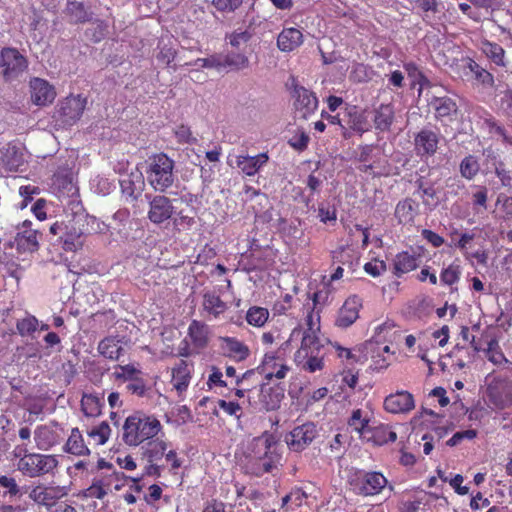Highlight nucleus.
Segmentation results:
<instances>
[{"label": "nucleus", "instance_id": "f257e3e1", "mask_svg": "<svg viewBox=\"0 0 512 512\" xmlns=\"http://www.w3.org/2000/svg\"><path fill=\"white\" fill-rule=\"evenodd\" d=\"M275 435L266 431L248 444L244 454L243 469L248 475L261 477L278 467L281 454Z\"/></svg>", "mask_w": 512, "mask_h": 512}, {"label": "nucleus", "instance_id": "f03ea898", "mask_svg": "<svg viewBox=\"0 0 512 512\" xmlns=\"http://www.w3.org/2000/svg\"><path fill=\"white\" fill-rule=\"evenodd\" d=\"M162 429L161 422L154 415L136 411L124 421L122 440L128 446L137 447L156 438Z\"/></svg>", "mask_w": 512, "mask_h": 512}, {"label": "nucleus", "instance_id": "7ed1b4c3", "mask_svg": "<svg viewBox=\"0 0 512 512\" xmlns=\"http://www.w3.org/2000/svg\"><path fill=\"white\" fill-rule=\"evenodd\" d=\"M146 163L147 181L155 191L164 192L173 185L175 162L167 154H153Z\"/></svg>", "mask_w": 512, "mask_h": 512}, {"label": "nucleus", "instance_id": "20e7f679", "mask_svg": "<svg viewBox=\"0 0 512 512\" xmlns=\"http://www.w3.org/2000/svg\"><path fill=\"white\" fill-rule=\"evenodd\" d=\"M323 348L320 338L302 337L301 345L294 354V361L306 372L321 371L325 366Z\"/></svg>", "mask_w": 512, "mask_h": 512}, {"label": "nucleus", "instance_id": "39448f33", "mask_svg": "<svg viewBox=\"0 0 512 512\" xmlns=\"http://www.w3.org/2000/svg\"><path fill=\"white\" fill-rule=\"evenodd\" d=\"M290 367L287 365L286 358L281 353V349L275 351L266 352L260 362V364L251 370H247L242 374L241 378H237L236 385H240L245 379L254 375L255 372L259 373L266 380H272L276 378L278 380L284 379Z\"/></svg>", "mask_w": 512, "mask_h": 512}, {"label": "nucleus", "instance_id": "423d86ee", "mask_svg": "<svg viewBox=\"0 0 512 512\" xmlns=\"http://www.w3.org/2000/svg\"><path fill=\"white\" fill-rule=\"evenodd\" d=\"M15 456L20 457L18 470L28 477H37L51 472L56 468L58 461L52 455L27 453L25 448L16 447Z\"/></svg>", "mask_w": 512, "mask_h": 512}, {"label": "nucleus", "instance_id": "0eeeda50", "mask_svg": "<svg viewBox=\"0 0 512 512\" xmlns=\"http://www.w3.org/2000/svg\"><path fill=\"white\" fill-rule=\"evenodd\" d=\"M348 483L353 493L367 497L380 494L388 480L380 472L356 470L349 476Z\"/></svg>", "mask_w": 512, "mask_h": 512}, {"label": "nucleus", "instance_id": "6e6552de", "mask_svg": "<svg viewBox=\"0 0 512 512\" xmlns=\"http://www.w3.org/2000/svg\"><path fill=\"white\" fill-rule=\"evenodd\" d=\"M75 209H70L72 218L66 224V251H76L84 244L86 232L89 226L90 215L85 213L82 203L74 202Z\"/></svg>", "mask_w": 512, "mask_h": 512}, {"label": "nucleus", "instance_id": "1a4fd4ad", "mask_svg": "<svg viewBox=\"0 0 512 512\" xmlns=\"http://www.w3.org/2000/svg\"><path fill=\"white\" fill-rule=\"evenodd\" d=\"M285 397L284 388L279 384L262 383L254 395L248 396L251 407L261 412L276 411Z\"/></svg>", "mask_w": 512, "mask_h": 512}, {"label": "nucleus", "instance_id": "9d476101", "mask_svg": "<svg viewBox=\"0 0 512 512\" xmlns=\"http://www.w3.org/2000/svg\"><path fill=\"white\" fill-rule=\"evenodd\" d=\"M485 393L493 409L504 410L512 406V381L506 376H494L487 384Z\"/></svg>", "mask_w": 512, "mask_h": 512}, {"label": "nucleus", "instance_id": "9b49d317", "mask_svg": "<svg viewBox=\"0 0 512 512\" xmlns=\"http://www.w3.org/2000/svg\"><path fill=\"white\" fill-rule=\"evenodd\" d=\"M167 449L168 443L162 439L157 438L146 442L141 451V459L146 462L145 475L160 477L163 466L158 462L163 459Z\"/></svg>", "mask_w": 512, "mask_h": 512}, {"label": "nucleus", "instance_id": "f8f14e48", "mask_svg": "<svg viewBox=\"0 0 512 512\" xmlns=\"http://www.w3.org/2000/svg\"><path fill=\"white\" fill-rule=\"evenodd\" d=\"M28 67L27 58L18 49L4 47L0 51V68L6 81L17 79Z\"/></svg>", "mask_w": 512, "mask_h": 512}, {"label": "nucleus", "instance_id": "ddd939ff", "mask_svg": "<svg viewBox=\"0 0 512 512\" xmlns=\"http://www.w3.org/2000/svg\"><path fill=\"white\" fill-rule=\"evenodd\" d=\"M291 95L294 99V107L303 118H307L312 115L318 107V98L316 94L299 85L296 78H291Z\"/></svg>", "mask_w": 512, "mask_h": 512}, {"label": "nucleus", "instance_id": "4468645a", "mask_svg": "<svg viewBox=\"0 0 512 512\" xmlns=\"http://www.w3.org/2000/svg\"><path fill=\"white\" fill-rule=\"evenodd\" d=\"M317 426L313 422L298 425L286 435L285 441L291 451L302 452L317 437Z\"/></svg>", "mask_w": 512, "mask_h": 512}, {"label": "nucleus", "instance_id": "2eb2a0df", "mask_svg": "<svg viewBox=\"0 0 512 512\" xmlns=\"http://www.w3.org/2000/svg\"><path fill=\"white\" fill-rule=\"evenodd\" d=\"M440 132L429 128L421 129L414 136V151L421 159L434 156L438 150Z\"/></svg>", "mask_w": 512, "mask_h": 512}, {"label": "nucleus", "instance_id": "dca6fc26", "mask_svg": "<svg viewBox=\"0 0 512 512\" xmlns=\"http://www.w3.org/2000/svg\"><path fill=\"white\" fill-rule=\"evenodd\" d=\"M362 308V299L357 295L349 296L339 308L334 325L342 330L352 326L359 318Z\"/></svg>", "mask_w": 512, "mask_h": 512}, {"label": "nucleus", "instance_id": "f3484780", "mask_svg": "<svg viewBox=\"0 0 512 512\" xmlns=\"http://www.w3.org/2000/svg\"><path fill=\"white\" fill-rule=\"evenodd\" d=\"M383 406L388 413L407 414L415 408L414 396L406 390H399L386 396Z\"/></svg>", "mask_w": 512, "mask_h": 512}, {"label": "nucleus", "instance_id": "a211bd4d", "mask_svg": "<svg viewBox=\"0 0 512 512\" xmlns=\"http://www.w3.org/2000/svg\"><path fill=\"white\" fill-rule=\"evenodd\" d=\"M174 206L170 198L164 195H155L149 201L147 217L154 224H162L174 214Z\"/></svg>", "mask_w": 512, "mask_h": 512}, {"label": "nucleus", "instance_id": "6ab92c4d", "mask_svg": "<svg viewBox=\"0 0 512 512\" xmlns=\"http://www.w3.org/2000/svg\"><path fill=\"white\" fill-rule=\"evenodd\" d=\"M219 349L224 357L236 362L245 361L250 355L249 347L236 337H219Z\"/></svg>", "mask_w": 512, "mask_h": 512}, {"label": "nucleus", "instance_id": "aec40b11", "mask_svg": "<svg viewBox=\"0 0 512 512\" xmlns=\"http://www.w3.org/2000/svg\"><path fill=\"white\" fill-rule=\"evenodd\" d=\"M193 370V362L183 359H180L171 368V384L179 395L188 389Z\"/></svg>", "mask_w": 512, "mask_h": 512}, {"label": "nucleus", "instance_id": "412c9836", "mask_svg": "<svg viewBox=\"0 0 512 512\" xmlns=\"http://www.w3.org/2000/svg\"><path fill=\"white\" fill-rule=\"evenodd\" d=\"M359 155L357 160L361 163L358 170L362 173L372 176H378L375 170L380 167L381 155L377 147L373 144H366L359 146Z\"/></svg>", "mask_w": 512, "mask_h": 512}, {"label": "nucleus", "instance_id": "4be33fe9", "mask_svg": "<svg viewBox=\"0 0 512 512\" xmlns=\"http://www.w3.org/2000/svg\"><path fill=\"white\" fill-rule=\"evenodd\" d=\"M30 92L32 102L38 106L51 103L56 96L54 87L41 78L31 79Z\"/></svg>", "mask_w": 512, "mask_h": 512}, {"label": "nucleus", "instance_id": "5701e85b", "mask_svg": "<svg viewBox=\"0 0 512 512\" xmlns=\"http://www.w3.org/2000/svg\"><path fill=\"white\" fill-rule=\"evenodd\" d=\"M269 161L266 152L259 153L256 156L238 155L236 156V166L246 176H254Z\"/></svg>", "mask_w": 512, "mask_h": 512}, {"label": "nucleus", "instance_id": "b1692460", "mask_svg": "<svg viewBox=\"0 0 512 512\" xmlns=\"http://www.w3.org/2000/svg\"><path fill=\"white\" fill-rule=\"evenodd\" d=\"M81 412L86 418H96L105 406L104 393H83L80 401Z\"/></svg>", "mask_w": 512, "mask_h": 512}, {"label": "nucleus", "instance_id": "393cba45", "mask_svg": "<svg viewBox=\"0 0 512 512\" xmlns=\"http://www.w3.org/2000/svg\"><path fill=\"white\" fill-rule=\"evenodd\" d=\"M187 337L190 344L197 352L206 348L209 343L208 326L198 320H192L188 327Z\"/></svg>", "mask_w": 512, "mask_h": 512}, {"label": "nucleus", "instance_id": "a878e982", "mask_svg": "<svg viewBox=\"0 0 512 512\" xmlns=\"http://www.w3.org/2000/svg\"><path fill=\"white\" fill-rule=\"evenodd\" d=\"M418 203L412 198L400 200L395 207L394 216L401 225H411L418 214Z\"/></svg>", "mask_w": 512, "mask_h": 512}, {"label": "nucleus", "instance_id": "bb28decb", "mask_svg": "<svg viewBox=\"0 0 512 512\" xmlns=\"http://www.w3.org/2000/svg\"><path fill=\"white\" fill-rule=\"evenodd\" d=\"M364 439L372 442L374 445L382 446L393 443L397 440V433L387 424H380L376 427L369 428Z\"/></svg>", "mask_w": 512, "mask_h": 512}, {"label": "nucleus", "instance_id": "cd10ccee", "mask_svg": "<svg viewBox=\"0 0 512 512\" xmlns=\"http://www.w3.org/2000/svg\"><path fill=\"white\" fill-rule=\"evenodd\" d=\"M86 106L87 97L81 94L66 96V125H73L80 120Z\"/></svg>", "mask_w": 512, "mask_h": 512}, {"label": "nucleus", "instance_id": "c85d7f7f", "mask_svg": "<svg viewBox=\"0 0 512 512\" xmlns=\"http://www.w3.org/2000/svg\"><path fill=\"white\" fill-rule=\"evenodd\" d=\"M484 352L488 361L498 367H502L512 376V361L506 358L496 338H492L488 341L487 348Z\"/></svg>", "mask_w": 512, "mask_h": 512}, {"label": "nucleus", "instance_id": "c756f323", "mask_svg": "<svg viewBox=\"0 0 512 512\" xmlns=\"http://www.w3.org/2000/svg\"><path fill=\"white\" fill-rule=\"evenodd\" d=\"M303 43L302 32L294 27L284 28L277 37V46L283 52H291Z\"/></svg>", "mask_w": 512, "mask_h": 512}, {"label": "nucleus", "instance_id": "7c9ffc66", "mask_svg": "<svg viewBox=\"0 0 512 512\" xmlns=\"http://www.w3.org/2000/svg\"><path fill=\"white\" fill-rule=\"evenodd\" d=\"M31 496L39 504L45 505L47 507H52L57 503L59 499H61L64 496V487H37L33 489Z\"/></svg>", "mask_w": 512, "mask_h": 512}, {"label": "nucleus", "instance_id": "2f4dec72", "mask_svg": "<svg viewBox=\"0 0 512 512\" xmlns=\"http://www.w3.org/2000/svg\"><path fill=\"white\" fill-rule=\"evenodd\" d=\"M419 265V255L402 251L396 254L393 260V274L401 277L403 274L415 270Z\"/></svg>", "mask_w": 512, "mask_h": 512}, {"label": "nucleus", "instance_id": "473e14b6", "mask_svg": "<svg viewBox=\"0 0 512 512\" xmlns=\"http://www.w3.org/2000/svg\"><path fill=\"white\" fill-rule=\"evenodd\" d=\"M345 117L347 125L355 132L362 135L370 128L368 119L363 111L357 106L349 105L345 108Z\"/></svg>", "mask_w": 512, "mask_h": 512}, {"label": "nucleus", "instance_id": "72a5a7b5", "mask_svg": "<svg viewBox=\"0 0 512 512\" xmlns=\"http://www.w3.org/2000/svg\"><path fill=\"white\" fill-rule=\"evenodd\" d=\"M16 248L19 253L34 252L39 248L38 231L25 229L17 233L15 237Z\"/></svg>", "mask_w": 512, "mask_h": 512}, {"label": "nucleus", "instance_id": "f704fd0d", "mask_svg": "<svg viewBox=\"0 0 512 512\" xmlns=\"http://www.w3.org/2000/svg\"><path fill=\"white\" fill-rule=\"evenodd\" d=\"M402 330L393 322L386 321L375 328L374 339L377 343H395L402 339Z\"/></svg>", "mask_w": 512, "mask_h": 512}, {"label": "nucleus", "instance_id": "c9c22d12", "mask_svg": "<svg viewBox=\"0 0 512 512\" xmlns=\"http://www.w3.org/2000/svg\"><path fill=\"white\" fill-rule=\"evenodd\" d=\"M202 306L204 311L214 319L219 318L228 309L226 302L212 292L204 293Z\"/></svg>", "mask_w": 512, "mask_h": 512}, {"label": "nucleus", "instance_id": "e433bc0d", "mask_svg": "<svg viewBox=\"0 0 512 512\" xmlns=\"http://www.w3.org/2000/svg\"><path fill=\"white\" fill-rule=\"evenodd\" d=\"M480 48L484 55L495 65L506 67L505 50L498 43L483 39Z\"/></svg>", "mask_w": 512, "mask_h": 512}, {"label": "nucleus", "instance_id": "4c0bfd02", "mask_svg": "<svg viewBox=\"0 0 512 512\" xmlns=\"http://www.w3.org/2000/svg\"><path fill=\"white\" fill-rule=\"evenodd\" d=\"M250 270L264 271L273 264V258L269 249H253L248 256Z\"/></svg>", "mask_w": 512, "mask_h": 512}, {"label": "nucleus", "instance_id": "58836bf2", "mask_svg": "<svg viewBox=\"0 0 512 512\" xmlns=\"http://www.w3.org/2000/svg\"><path fill=\"white\" fill-rule=\"evenodd\" d=\"M370 417L368 413L364 412L362 409L357 408L354 409L347 420V425L351 428L352 431L358 433L360 437L364 439L367 434L370 426Z\"/></svg>", "mask_w": 512, "mask_h": 512}, {"label": "nucleus", "instance_id": "ea45409f", "mask_svg": "<svg viewBox=\"0 0 512 512\" xmlns=\"http://www.w3.org/2000/svg\"><path fill=\"white\" fill-rule=\"evenodd\" d=\"M394 120V109L391 104H381L374 115V125L379 131H388Z\"/></svg>", "mask_w": 512, "mask_h": 512}, {"label": "nucleus", "instance_id": "a19ab883", "mask_svg": "<svg viewBox=\"0 0 512 512\" xmlns=\"http://www.w3.org/2000/svg\"><path fill=\"white\" fill-rule=\"evenodd\" d=\"M99 353L107 359L118 360L123 352L121 341L116 337H106L99 342Z\"/></svg>", "mask_w": 512, "mask_h": 512}, {"label": "nucleus", "instance_id": "79ce46f5", "mask_svg": "<svg viewBox=\"0 0 512 512\" xmlns=\"http://www.w3.org/2000/svg\"><path fill=\"white\" fill-rule=\"evenodd\" d=\"M465 69H468L471 73H473L475 80H477V82H479L481 85L485 87L494 86V76L489 71L481 67L472 58L466 59Z\"/></svg>", "mask_w": 512, "mask_h": 512}, {"label": "nucleus", "instance_id": "37998d69", "mask_svg": "<svg viewBox=\"0 0 512 512\" xmlns=\"http://www.w3.org/2000/svg\"><path fill=\"white\" fill-rule=\"evenodd\" d=\"M430 105L435 110L437 119L448 117L457 111L456 103L449 97H434L430 101Z\"/></svg>", "mask_w": 512, "mask_h": 512}, {"label": "nucleus", "instance_id": "c03bdc74", "mask_svg": "<svg viewBox=\"0 0 512 512\" xmlns=\"http://www.w3.org/2000/svg\"><path fill=\"white\" fill-rule=\"evenodd\" d=\"M66 452L74 455H85L89 453L83 436L77 428L72 429L69 438L66 440Z\"/></svg>", "mask_w": 512, "mask_h": 512}, {"label": "nucleus", "instance_id": "a18cd8bd", "mask_svg": "<svg viewBox=\"0 0 512 512\" xmlns=\"http://www.w3.org/2000/svg\"><path fill=\"white\" fill-rule=\"evenodd\" d=\"M321 313L317 310H311L307 308V314L305 316V325L306 328L303 332L302 337H311V338H319V332L321 328L320 320H321Z\"/></svg>", "mask_w": 512, "mask_h": 512}, {"label": "nucleus", "instance_id": "49530a36", "mask_svg": "<svg viewBox=\"0 0 512 512\" xmlns=\"http://www.w3.org/2000/svg\"><path fill=\"white\" fill-rule=\"evenodd\" d=\"M269 310L261 306H251L247 312L245 319L247 323L253 327H263L269 319Z\"/></svg>", "mask_w": 512, "mask_h": 512}, {"label": "nucleus", "instance_id": "de8ad7c7", "mask_svg": "<svg viewBox=\"0 0 512 512\" xmlns=\"http://www.w3.org/2000/svg\"><path fill=\"white\" fill-rule=\"evenodd\" d=\"M222 71L223 70H241L248 67V58L241 53L222 54Z\"/></svg>", "mask_w": 512, "mask_h": 512}, {"label": "nucleus", "instance_id": "09e8293b", "mask_svg": "<svg viewBox=\"0 0 512 512\" xmlns=\"http://www.w3.org/2000/svg\"><path fill=\"white\" fill-rule=\"evenodd\" d=\"M66 19L70 23H83L89 20V15L82 3L69 1L66 4Z\"/></svg>", "mask_w": 512, "mask_h": 512}, {"label": "nucleus", "instance_id": "8fccbe9b", "mask_svg": "<svg viewBox=\"0 0 512 512\" xmlns=\"http://www.w3.org/2000/svg\"><path fill=\"white\" fill-rule=\"evenodd\" d=\"M38 327V319L30 314L22 319H19L16 323V329L22 337H34L33 334L38 330Z\"/></svg>", "mask_w": 512, "mask_h": 512}, {"label": "nucleus", "instance_id": "3c124183", "mask_svg": "<svg viewBox=\"0 0 512 512\" xmlns=\"http://www.w3.org/2000/svg\"><path fill=\"white\" fill-rule=\"evenodd\" d=\"M350 245H359L365 249L369 244L370 232L359 224H355L349 231Z\"/></svg>", "mask_w": 512, "mask_h": 512}, {"label": "nucleus", "instance_id": "603ef678", "mask_svg": "<svg viewBox=\"0 0 512 512\" xmlns=\"http://www.w3.org/2000/svg\"><path fill=\"white\" fill-rule=\"evenodd\" d=\"M87 434L96 445H103L111 435V428L106 421H102L99 425L88 430Z\"/></svg>", "mask_w": 512, "mask_h": 512}, {"label": "nucleus", "instance_id": "864d4df0", "mask_svg": "<svg viewBox=\"0 0 512 512\" xmlns=\"http://www.w3.org/2000/svg\"><path fill=\"white\" fill-rule=\"evenodd\" d=\"M480 165L478 159L473 155L466 156L460 163V173L461 176L471 180L473 179L479 172Z\"/></svg>", "mask_w": 512, "mask_h": 512}, {"label": "nucleus", "instance_id": "5fc2aeb1", "mask_svg": "<svg viewBox=\"0 0 512 512\" xmlns=\"http://www.w3.org/2000/svg\"><path fill=\"white\" fill-rule=\"evenodd\" d=\"M461 268L458 264H450L442 269L440 273V282L443 285L452 286L460 280Z\"/></svg>", "mask_w": 512, "mask_h": 512}, {"label": "nucleus", "instance_id": "6e6d98bb", "mask_svg": "<svg viewBox=\"0 0 512 512\" xmlns=\"http://www.w3.org/2000/svg\"><path fill=\"white\" fill-rule=\"evenodd\" d=\"M328 345L334 349L337 358L342 362L353 364L357 362V357L352 353V350L348 347L342 346L339 342L328 340Z\"/></svg>", "mask_w": 512, "mask_h": 512}, {"label": "nucleus", "instance_id": "4d7b16f0", "mask_svg": "<svg viewBox=\"0 0 512 512\" xmlns=\"http://www.w3.org/2000/svg\"><path fill=\"white\" fill-rule=\"evenodd\" d=\"M141 371L138 370L134 365H117L115 367V371L113 373L114 377L117 380L122 381H131L132 379L137 378V375L140 374Z\"/></svg>", "mask_w": 512, "mask_h": 512}, {"label": "nucleus", "instance_id": "13d9d810", "mask_svg": "<svg viewBox=\"0 0 512 512\" xmlns=\"http://www.w3.org/2000/svg\"><path fill=\"white\" fill-rule=\"evenodd\" d=\"M66 197L69 198L67 205L69 209H75L74 202L81 203L79 199V188L72 176L66 173Z\"/></svg>", "mask_w": 512, "mask_h": 512}, {"label": "nucleus", "instance_id": "bf43d9fd", "mask_svg": "<svg viewBox=\"0 0 512 512\" xmlns=\"http://www.w3.org/2000/svg\"><path fill=\"white\" fill-rule=\"evenodd\" d=\"M329 292L327 290H318L309 296L311 303H307V308L322 312L324 306L327 304Z\"/></svg>", "mask_w": 512, "mask_h": 512}, {"label": "nucleus", "instance_id": "052dcab7", "mask_svg": "<svg viewBox=\"0 0 512 512\" xmlns=\"http://www.w3.org/2000/svg\"><path fill=\"white\" fill-rule=\"evenodd\" d=\"M222 54H212L207 58H198L194 61L193 65L200 66L202 68H213L217 71H222Z\"/></svg>", "mask_w": 512, "mask_h": 512}, {"label": "nucleus", "instance_id": "680f3d73", "mask_svg": "<svg viewBox=\"0 0 512 512\" xmlns=\"http://www.w3.org/2000/svg\"><path fill=\"white\" fill-rule=\"evenodd\" d=\"M318 218L324 224H334L337 220V210L334 206L320 203L318 206Z\"/></svg>", "mask_w": 512, "mask_h": 512}, {"label": "nucleus", "instance_id": "e2e57ef3", "mask_svg": "<svg viewBox=\"0 0 512 512\" xmlns=\"http://www.w3.org/2000/svg\"><path fill=\"white\" fill-rule=\"evenodd\" d=\"M122 194L130 201H136L141 195V191L136 187L135 183L130 178H125L120 181Z\"/></svg>", "mask_w": 512, "mask_h": 512}, {"label": "nucleus", "instance_id": "0e129e2a", "mask_svg": "<svg viewBox=\"0 0 512 512\" xmlns=\"http://www.w3.org/2000/svg\"><path fill=\"white\" fill-rule=\"evenodd\" d=\"M174 135L178 143L180 144H191L196 142V138L189 126L181 124L176 126L174 129Z\"/></svg>", "mask_w": 512, "mask_h": 512}, {"label": "nucleus", "instance_id": "69168bd1", "mask_svg": "<svg viewBox=\"0 0 512 512\" xmlns=\"http://www.w3.org/2000/svg\"><path fill=\"white\" fill-rule=\"evenodd\" d=\"M218 407L224 411L229 416H234L237 419H240L242 415V406L236 401H226L224 399H219L217 401Z\"/></svg>", "mask_w": 512, "mask_h": 512}, {"label": "nucleus", "instance_id": "338daca9", "mask_svg": "<svg viewBox=\"0 0 512 512\" xmlns=\"http://www.w3.org/2000/svg\"><path fill=\"white\" fill-rule=\"evenodd\" d=\"M126 390L132 395L144 397L148 391V388L144 379L137 377L129 381V383L126 385Z\"/></svg>", "mask_w": 512, "mask_h": 512}, {"label": "nucleus", "instance_id": "774afa93", "mask_svg": "<svg viewBox=\"0 0 512 512\" xmlns=\"http://www.w3.org/2000/svg\"><path fill=\"white\" fill-rule=\"evenodd\" d=\"M387 269L386 263L383 260L372 259L365 263L364 271L372 277H378L383 274Z\"/></svg>", "mask_w": 512, "mask_h": 512}]
</instances>
